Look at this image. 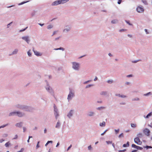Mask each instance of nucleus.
Here are the masks:
<instances>
[{"label": "nucleus", "instance_id": "a211bd4d", "mask_svg": "<svg viewBox=\"0 0 152 152\" xmlns=\"http://www.w3.org/2000/svg\"><path fill=\"white\" fill-rule=\"evenodd\" d=\"M60 126V123L59 122H58L56 125V127L57 128H59Z\"/></svg>", "mask_w": 152, "mask_h": 152}, {"label": "nucleus", "instance_id": "6e6d98bb", "mask_svg": "<svg viewBox=\"0 0 152 152\" xmlns=\"http://www.w3.org/2000/svg\"><path fill=\"white\" fill-rule=\"evenodd\" d=\"M97 80V77H96L94 79V81H96Z\"/></svg>", "mask_w": 152, "mask_h": 152}, {"label": "nucleus", "instance_id": "aec40b11", "mask_svg": "<svg viewBox=\"0 0 152 152\" xmlns=\"http://www.w3.org/2000/svg\"><path fill=\"white\" fill-rule=\"evenodd\" d=\"M132 147H133L134 148H136L137 149V146L136 145H135V144H133L132 145Z\"/></svg>", "mask_w": 152, "mask_h": 152}, {"label": "nucleus", "instance_id": "7c9ffc66", "mask_svg": "<svg viewBox=\"0 0 152 152\" xmlns=\"http://www.w3.org/2000/svg\"><path fill=\"white\" fill-rule=\"evenodd\" d=\"M126 151V149H124V150H120L118 151L119 152H124Z\"/></svg>", "mask_w": 152, "mask_h": 152}, {"label": "nucleus", "instance_id": "5fc2aeb1", "mask_svg": "<svg viewBox=\"0 0 152 152\" xmlns=\"http://www.w3.org/2000/svg\"><path fill=\"white\" fill-rule=\"evenodd\" d=\"M46 90H47L48 91H49L50 90V87H49L48 88V89L47 88H46Z\"/></svg>", "mask_w": 152, "mask_h": 152}, {"label": "nucleus", "instance_id": "e2e57ef3", "mask_svg": "<svg viewBox=\"0 0 152 152\" xmlns=\"http://www.w3.org/2000/svg\"><path fill=\"white\" fill-rule=\"evenodd\" d=\"M30 139V137H28V140H27V142H29Z\"/></svg>", "mask_w": 152, "mask_h": 152}, {"label": "nucleus", "instance_id": "c756f323", "mask_svg": "<svg viewBox=\"0 0 152 152\" xmlns=\"http://www.w3.org/2000/svg\"><path fill=\"white\" fill-rule=\"evenodd\" d=\"M144 148H147V149H148L149 148H152V147L151 146H147L146 147H144Z\"/></svg>", "mask_w": 152, "mask_h": 152}, {"label": "nucleus", "instance_id": "49530a36", "mask_svg": "<svg viewBox=\"0 0 152 152\" xmlns=\"http://www.w3.org/2000/svg\"><path fill=\"white\" fill-rule=\"evenodd\" d=\"M149 94H151V92H149V93H147V94H145L144 95V96H147V95H149Z\"/></svg>", "mask_w": 152, "mask_h": 152}, {"label": "nucleus", "instance_id": "774afa93", "mask_svg": "<svg viewBox=\"0 0 152 152\" xmlns=\"http://www.w3.org/2000/svg\"><path fill=\"white\" fill-rule=\"evenodd\" d=\"M59 142H58L57 143V145L56 146V147H57L59 145Z\"/></svg>", "mask_w": 152, "mask_h": 152}, {"label": "nucleus", "instance_id": "bf43d9fd", "mask_svg": "<svg viewBox=\"0 0 152 152\" xmlns=\"http://www.w3.org/2000/svg\"><path fill=\"white\" fill-rule=\"evenodd\" d=\"M39 147V145H38V144H37V146H36L37 149Z\"/></svg>", "mask_w": 152, "mask_h": 152}, {"label": "nucleus", "instance_id": "bb28decb", "mask_svg": "<svg viewBox=\"0 0 152 152\" xmlns=\"http://www.w3.org/2000/svg\"><path fill=\"white\" fill-rule=\"evenodd\" d=\"M115 131L116 134H117L118 133L119 131V129H115Z\"/></svg>", "mask_w": 152, "mask_h": 152}, {"label": "nucleus", "instance_id": "37998d69", "mask_svg": "<svg viewBox=\"0 0 152 152\" xmlns=\"http://www.w3.org/2000/svg\"><path fill=\"white\" fill-rule=\"evenodd\" d=\"M27 28H28V27H27L26 28H25L23 30H20V31L21 32V31H24Z\"/></svg>", "mask_w": 152, "mask_h": 152}, {"label": "nucleus", "instance_id": "20e7f679", "mask_svg": "<svg viewBox=\"0 0 152 152\" xmlns=\"http://www.w3.org/2000/svg\"><path fill=\"white\" fill-rule=\"evenodd\" d=\"M134 141L137 144L140 145L142 144V142L138 137H136L134 139Z\"/></svg>", "mask_w": 152, "mask_h": 152}, {"label": "nucleus", "instance_id": "ea45409f", "mask_svg": "<svg viewBox=\"0 0 152 152\" xmlns=\"http://www.w3.org/2000/svg\"><path fill=\"white\" fill-rule=\"evenodd\" d=\"M24 150V149L23 148H22L20 151H19L18 152H23V151Z\"/></svg>", "mask_w": 152, "mask_h": 152}, {"label": "nucleus", "instance_id": "b1692460", "mask_svg": "<svg viewBox=\"0 0 152 152\" xmlns=\"http://www.w3.org/2000/svg\"><path fill=\"white\" fill-rule=\"evenodd\" d=\"M143 3L145 4H147V2L145 0H142Z\"/></svg>", "mask_w": 152, "mask_h": 152}, {"label": "nucleus", "instance_id": "c85d7f7f", "mask_svg": "<svg viewBox=\"0 0 152 152\" xmlns=\"http://www.w3.org/2000/svg\"><path fill=\"white\" fill-rule=\"evenodd\" d=\"M106 142L108 144H111L112 143V142L111 141H106Z\"/></svg>", "mask_w": 152, "mask_h": 152}, {"label": "nucleus", "instance_id": "412c9836", "mask_svg": "<svg viewBox=\"0 0 152 152\" xmlns=\"http://www.w3.org/2000/svg\"><path fill=\"white\" fill-rule=\"evenodd\" d=\"M18 51V50L17 49H15L13 52V54H16Z\"/></svg>", "mask_w": 152, "mask_h": 152}, {"label": "nucleus", "instance_id": "ddd939ff", "mask_svg": "<svg viewBox=\"0 0 152 152\" xmlns=\"http://www.w3.org/2000/svg\"><path fill=\"white\" fill-rule=\"evenodd\" d=\"M129 146V142H127L126 144H124L123 145V146L124 147H126Z\"/></svg>", "mask_w": 152, "mask_h": 152}, {"label": "nucleus", "instance_id": "f03ea898", "mask_svg": "<svg viewBox=\"0 0 152 152\" xmlns=\"http://www.w3.org/2000/svg\"><path fill=\"white\" fill-rule=\"evenodd\" d=\"M16 114L19 117H21L23 116V114L22 113L19 112H14L10 113L9 114V116H12L13 115H15Z\"/></svg>", "mask_w": 152, "mask_h": 152}, {"label": "nucleus", "instance_id": "680f3d73", "mask_svg": "<svg viewBox=\"0 0 152 152\" xmlns=\"http://www.w3.org/2000/svg\"><path fill=\"white\" fill-rule=\"evenodd\" d=\"M39 24L41 26H42L44 25V24L39 23Z\"/></svg>", "mask_w": 152, "mask_h": 152}, {"label": "nucleus", "instance_id": "603ef678", "mask_svg": "<svg viewBox=\"0 0 152 152\" xmlns=\"http://www.w3.org/2000/svg\"><path fill=\"white\" fill-rule=\"evenodd\" d=\"M120 97L122 98L125 97H126V96L124 95H121Z\"/></svg>", "mask_w": 152, "mask_h": 152}, {"label": "nucleus", "instance_id": "052dcab7", "mask_svg": "<svg viewBox=\"0 0 152 152\" xmlns=\"http://www.w3.org/2000/svg\"><path fill=\"white\" fill-rule=\"evenodd\" d=\"M101 108H104V107H101L100 108L99 107V108H98V109H100Z\"/></svg>", "mask_w": 152, "mask_h": 152}, {"label": "nucleus", "instance_id": "6ab92c4d", "mask_svg": "<svg viewBox=\"0 0 152 152\" xmlns=\"http://www.w3.org/2000/svg\"><path fill=\"white\" fill-rule=\"evenodd\" d=\"M131 126L132 127L135 128L136 127V125L135 124L132 123L131 124Z\"/></svg>", "mask_w": 152, "mask_h": 152}, {"label": "nucleus", "instance_id": "4d7b16f0", "mask_svg": "<svg viewBox=\"0 0 152 152\" xmlns=\"http://www.w3.org/2000/svg\"><path fill=\"white\" fill-rule=\"evenodd\" d=\"M23 132H25L26 131V129L25 127H23Z\"/></svg>", "mask_w": 152, "mask_h": 152}, {"label": "nucleus", "instance_id": "864d4df0", "mask_svg": "<svg viewBox=\"0 0 152 152\" xmlns=\"http://www.w3.org/2000/svg\"><path fill=\"white\" fill-rule=\"evenodd\" d=\"M46 132H47V129H46L45 128V129L44 130V133H46Z\"/></svg>", "mask_w": 152, "mask_h": 152}, {"label": "nucleus", "instance_id": "f3484780", "mask_svg": "<svg viewBox=\"0 0 152 152\" xmlns=\"http://www.w3.org/2000/svg\"><path fill=\"white\" fill-rule=\"evenodd\" d=\"M22 124V123H17L16 124V126L17 127H20L21 126V125Z\"/></svg>", "mask_w": 152, "mask_h": 152}, {"label": "nucleus", "instance_id": "09e8293b", "mask_svg": "<svg viewBox=\"0 0 152 152\" xmlns=\"http://www.w3.org/2000/svg\"><path fill=\"white\" fill-rule=\"evenodd\" d=\"M132 76V75H127V77H131Z\"/></svg>", "mask_w": 152, "mask_h": 152}, {"label": "nucleus", "instance_id": "cd10ccee", "mask_svg": "<svg viewBox=\"0 0 152 152\" xmlns=\"http://www.w3.org/2000/svg\"><path fill=\"white\" fill-rule=\"evenodd\" d=\"M124 137V134H123V133L120 134L119 135V138H120L121 137Z\"/></svg>", "mask_w": 152, "mask_h": 152}, {"label": "nucleus", "instance_id": "338daca9", "mask_svg": "<svg viewBox=\"0 0 152 152\" xmlns=\"http://www.w3.org/2000/svg\"><path fill=\"white\" fill-rule=\"evenodd\" d=\"M136 151H137V150H133V151H132V152H136Z\"/></svg>", "mask_w": 152, "mask_h": 152}, {"label": "nucleus", "instance_id": "a18cd8bd", "mask_svg": "<svg viewBox=\"0 0 152 152\" xmlns=\"http://www.w3.org/2000/svg\"><path fill=\"white\" fill-rule=\"evenodd\" d=\"M126 30V29H121L119 31L120 32H121L122 31H125Z\"/></svg>", "mask_w": 152, "mask_h": 152}, {"label": "nucleus", "instance_id": "9d476101", "mask_svg": "<svg viewBox=\"0 0 152 152\" xmlns=\"http://www.w3.org/2000/svg\"><path fill=\"white\" fill-rule=\"evenodd\" d=\"M54 111L55 112L54 114H55V115L56 118H57V117L59 115L58 114L57 111L56 110H55Z\"/></svg>", "mask_w": 152, "mask_h": 152}, {"label": "nucleus", "instance_id": "c03bdc74", "mask_svg": "<svg viewBox=\"0 0 152 152\" xmlns=\"http://www.w3.org/2000/svg\"><path fill=\"white\" fill-rule=\"evenodd\" d=\"M93 114V113L92 112H90L89 115V116H91Z\"/></svg>", "mask_w": 152, "mask_h": 152}, {"label": "nucleus", "instance_id": "13d9d810", "mask_svg": "<svg viewBox=\"0 0 152 152\" xmlns=\"http://www.w3.org/2000/svg\"><path fill=\"white\" fill-rule=\"evenodd\" d=\"M71 147H72V145H70L68 147V150H69V149Z\"/></svg>", "mask_w": 152, "mask_h": 152}, {"label": "nucleus", "instance_id": "9b49d317", "mask_svg": "<svg viewBox=\"0 0 152 152\" xmlns=\"http://www.w3.org/2000/svg\"><path fill=\"white\" fill-rule=\"evenodd\" d=\"M72 110H71L69 112V113L68 114L67 116L69 117V118H70V117L72 116Z\"/></svg>", "mask_w": 152, "mask_h": 152}, {"label": "nucleus", "instance_id": "58836bf2", "mask_svg": "<svg viewBox=\"0 0 152 152\" xmlns=\"http://www.w3.org/2000/svg\"><path fill=\"white\" fill-rule=\"evenodd\" d=\"M93 86V85H89L87 86H86V88H89V87L91 86Z\"/></svg>", "mask_w": 152, "mask_h": 152}, {"label": "nucleus", "instance_id": "39448f33", "mask_svg": "<svg viewBox=\"0 0 152 152\" xmlns=\"http://www.w3.org/2000/svg\"><path fill=\"white\" fill-rule=\"evenodd\" d=\"M136 10L139 13H142L144 11V9L140 6H138L137 7Z\"/></svg>", "mask_w": 152, "mask_h": 152}, {"label": "nucleus", "instance_id": "3c124183", "mask_svg": "<svg viewBox=\"0 0 152 152\" xmlns=\"http://www.w3.org/2000/svg\"><path fill=\"white\" fill-rule=\"evenodd\" d=\"M145 32H146V34H148V32L147 30V29H145Z\"/></svg>", "mask_w": 152, "mask_h": 152}, {"label": "nucleus", "instance_id": "8fccbe9b", "mask_svg": "<svg viewBox=\"0 0 152 152\" xmlns=\"http://www.w3.org/2000/svg\"><path fill=\"white\" fill-rule=\"evenodd\" d=\"M4 140L3 139L0 140V142H2L3 141H4Z\"/></svg>", "mask_w": 152, "mask_h": 152}, {"label": "nucleus", "instance_id": "473e14b6", "mask_svg": "<svg viewBox=\"0 0 152 152\" xmlns=\"http://www.w3.org/2000/svg\"><path fill=\"white\" fill-rule=\"evenodd\" d=\"M106 94V92H104V91L102 92L101 93V94L103 95H105Z\"/></svg>", "mask_w": 152, "mask_h": 152}, {"label": "nucleus", "instance_id": "4468645a", "mask_svg": "<svg viewBox=\"0 0 152 152\" xmlns=\"http://www.w3.org/2000/svg\"><path fill=\"white\" fill-rule=\"evenodd\" d=\"M152 114V113L151 112L150 113H149L148 114L146 117H145V118H148L149 117L151 116V115Z\"/></svg>", "mask_w": 152, "mask_h": 152}, {"label": "nucleus", "instance_id": "4be33fe9", "mask_svg": "<svg viewBox=\"0 0 152 152\" xmlns=\"http://www.w3.org/2000/svg\"><path fill=\"white\" fill-rule=\"evenodd\" d=\"M126 22L129 25H132V24H131L130 23L129 21H127V20H125Z\"/></svg>", "mask_w": 152, "mask_h": 152}, {"label": "nucleus", "instance_id": "f8f14e48", "mask_svg": "<svg viewBox=\"0 0 152 152\" xmlns=\"http://www.w3.org/2000/svg\"><path fill=\"white\" fill-rule=\"evenodd\" d=\"M100 126H105V122L104 121H103L102 123H100Z\"/></svg>", "mask_w": 152, "mask_h": 152}, {"label": "nucleus", "instance_id": "1a4fd4ad", "mask_svg": "<svg viewBox=\"0 0 152 152\" xmlns=\"http://www.w3.org/2000/svg\"><path fill=\"white\" fill-rule=\"evenodd\" d=\"M33 51L35 53V54L37 56H40L42 55V54L38 52L35 51L33 50Z\"/></svg>", "mask_w": 152, "mask_h": 152}, {"label": "nucleus", "instance_id": "72a5a7b5", "mask_svg": "<svg viewBox=\"0 0 152 152\" xmlns=\"http://www.w3.org/2000/svg\"><path fill=\"white\" fill-rule=\"evenodd\" d=\"M117 21L115 20H113L111 21V23H116Z\"/></svg>", "mask_w": 152, "mask_h": 152}, {"label": "nucleus", "instance_id": "6e6552de", "mask_svg": "<svg viewBox=\"0 0 152 152\" xmlns=\"http://www.w3.org/2000/svg\"><path fill=\"white\" fill-rule=\"evenodd\" d=\"M22 39L23 40H25V41H26L27 43H28V42L29 41L28 37H22Z\"/></svg>", "mask_w": 152, "mask_h": 152}, {"label": "nucleus", "instance_id": "0eeeda50", "mask_svg": "<svg viewBox=\"0 0 152 152\" xmlns=\"http://www.w3.org/2000/svg\"><path fill=\"white\" fill-rule=\"evenodd\" d=\"M143 132L146 135L149 136L150 133V131L148 129L146 128L144 130Z\"/></svg>", "mask_w": 152, "mask_h": 152}, {"label": "nucleus", "instance_id": "0e129e2a", "mask_svg": "<svg viewBox=\"0 0 152 152\" xmlns=\"http://www.w3.org/2000/svg\"><path fill=\"white\" fill-rule=\"evenodd\" d=\"M47 142H49V143L50 142L52 143L53 141H48Z\"/></svg>", "mask_w": 152, "mask_h": 152}, {"label": "nucleus", "instance_id": "393cba45", "mask_svg": "<svg viewBox=\"0 0 152 152\" xmlns=\"http://www.w3.org/2000/svg\"><path fill=\"white\" fill-rule=\"evenodd\" d=\"M8 125V124H6V125H3V126H0V129L1 128H4L6 126H7V125Z\"/></svg>", "mask_w": 152, "mask_h": 152}, {"label": "nucleus", "instance_id": "5701e85b", "mask_svg": "<svg viewBox=\"0 0 152 152\" xmlns=\"http://www.w3.org/2000/svg\"><path fill=\"white\" fill-rule=\"evenodd\" d=\"M52 27H53V26L52 25H49L48 26L47 28L48 29H50L52 28Z\"/></svg>", "mask_w": 152, "mask_h": 152}, {"label": "nucleus", "instance_id": "e433bc0d", "mask_svg": "<svg viewBox=\"0 0 152 152\" xmlns=\"http://www.w3.org/2000/svg\"><path fill=\"white\" fill-rule=\"evenodd\" d=\"M137 149H140V150H142V147H139V146H137Z\"/></svg>", "mask_w": 152, "mask_h": 152}, {"label": "nucleus", "instance_id": "f257e3e1", "mask_svg": "<svg viewBox=\"0 0 152 152\" xmlns=\"http://www.w3.org/2000/svg\"><path fill=\"white\" fill-rule=\"evenodd\" d=\"M69 0H61L54 2L52 4L53 5H56L60 4H63L68 1Z\"/></svg>", "mask_w": 152, "mask_h": 152}, {"label": "nucleus", "instance_id": "7ed1b4c3", "mask_svg": "<svg viewBox=\"0 0 152 152\" xmlns=\"http://www.w3.org/2000/svg\"><path fill=\"white\" fill-rule=\"evenodd\" d=\"M72 67L73 69H74L75 70H77L79 69V64L78 63H75V62H73Z\"/></svg>", "mask_w": 152, "mask_h": 152}, {"label": "nucleus", "instance_id": "423d86ee", "mask_svg": "<svg viewBox=\"0 0 152 152\" xmlns=\"http://www.w3.org/2000/svg\"><path fill=\"white\" fill-rule=\"evenodd\" d=\"M74 94L71 91H70L68 95L67 99L68 100H70L72 98L74 97Z\"/></svg>", "mask_w": 152, "mask_h": 152}, {"label": "nucleus", "instance_id": "a878e982", "mask_svg": "<svg viewBox=\"0 0 152 152\" xmlns=\"http://www.w3.org/2000/svg\"><path fill=\"white\" fill-rule=\"evenodd\" d=\"M28 54L30 56H31V54L30 52V50H29L28 52Z\"/></svg>", "mask_w": 152, "mask_h": 152}, {"label": "nucleus", "instance_id": "f704fd0d", "mask_svg": "<svg viewBox=\"0 0 152 152\" xmlns=\"http://www.w3.org/2000/svg\"><path fill=\"white\" fill-rule=\"evenodd\" d=\"M107 131V130H105L104 131V132L103 133H102V134H101V135H104V134H105V133Z\"/></svg>", "mask_w": 152, "mask_h": 152}, {"label": "nucleus", "instance_id": "2eb2a0df", "mask_svg": "<svg viewBox=\"0 0 152 152\" xmlns=\"http://www.w3.org/2000/svg\"><path fill=\"white\" fill-rule=\"evenodd\" d=\"M10 142H8L5 143V145L6 147H8L10 145Z\"/></svg>", "mask_w": 152, "mask_h": 152}, {"label": "nucleus", "instance_id": "69168bd1", "mask_svg": "<svg viewBox=\"0 0 152 152\" xmlns=\"http://www.w3.org/2000/svg\"><path fill=\"white\" fill-rule=\"evenodd\" d=\"M49 144V142H47V143L45 145V146H46L47 145Z\"/></svg>", "mask_w": 152, "mask_h": 152}, {"label": "nucleus", "instance_id": "4c0bfd02", "mask_svg": "<svg viewBox=\"0 0 152 152\" xmlns=\"http://www.w3.org/2000/svg\"><path fill=\"white\" fill-rule=\"evenodd\" d=\"M122 1V0H118V4H120Z\"/></svg>", "mask_w": 152, "mask_h": 152}, {"label": "nucleus", "instance_id": "dca6fc26", "mask_svg": "<svg viewBox=\"0 0 152 152\" xmlns=\"http://www.w3.org/2000/svg\"><path fill=\"white\" fill-rule=\"evenodd\" d=\"M137 137L141 138L142 137V133H139L137 135Z\"/></svg>", "mask_w": 152, "mask_h": 152}, {"label": "nucleus", "instance_id": "2f4dec72", "mask_svg": "<svg viewBox=\"0 0 152 152\" xmlns=\"http://www.w3.org/2000/svg\"><path fill=\"white\" fill-rule=\"evenodd\" d=\"M107 82L109 83H111L113 82V80H109L107 81Z\"/></svg>", "mask_w": 152, "mask_h": 152}, {"label": "nucleus", "instance_id": "de8ad7c7", "mask_svg": "<svg viewBox=\"0 0 152 152\" xmlns=\"http://www.w3.org/2000/svg\"><path fill=\"white\" fill-rule=\"evenodd\" d=\"M88 148L89 150L91 149V145H90L89 146H88Z\"/></svg>", "mask_w": 152, "mask_h": 152}, {"label": "nucleus", "instance_id": "c9c22d12", "mask_svg": "<svg viewBox=\"0 0 152 152\" xmlns=\"http://www.w3.org/2000/svg\"><path fill=\"white\" fill-rule=\"evenodd\" d=\"M58 32V31H54L53 32V34H52V36H53V35H55V34H56V33Z\"/></svg>", "mask_w": 152, "mask_h": 152}, {"label": "nucleus", "instance_id": "79ce46f5", "mask_svg": "<svg viewBox=\"0 0 152 152\" xmlns=\"http://www.w3.org/2000/svg\"><path fill=\"white\" fill-rule=\"evenodd\" d=\"M70 30V28H69L68 29H65L64 30V32H65L66 31H68L69 30Z\"/></svg>", "mask_w": 152, "mask_h": 152}, {"label": "nucleus", "instance_id": "a19ab883", "mask_svg": "<svg viewBox=\"0 0 152 152\" xmlns=\"http://www.w3.org/2000/svg\"><path fill=\"white\" fill-rule=\"evenodd\" d=\"M18 136L17 135H16L15 136V137L13 138V139H17L18 138Z\"/></svg>", "mask_w": 152, "mask_h": 152}]
</instances>
